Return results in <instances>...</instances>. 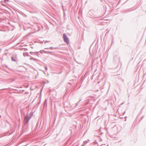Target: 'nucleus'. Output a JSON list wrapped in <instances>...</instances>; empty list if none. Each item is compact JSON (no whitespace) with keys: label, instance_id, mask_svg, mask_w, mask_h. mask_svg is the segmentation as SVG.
<instances>
[{"label":"nucleus","instance_id":"21","mask_svg":"<svg viewBox=\"0 0 146 146\" xmlns=\"http://www.w3.org/2000/svg\"><path fill=\"white\" fill-rule=\"evenodd\" d=\"M48 41H46L45 42H44V43H45L46 42H47Z\"/></svg>","mask_w":146,"mask_h":146},{"label":"nucleus","instance_id":"10","mask_svg":"<svg viewBox=\"0 0 146 146\" xmlns=\"http://www.w3.org/2000/svg\"><path fill=\"white\" fill-rule=\"evenodd\" d=\"M117 58V57L115 56L113 58V60L114 62L116 61V59Z\"/></svg>","mask_w":146,"mask_h":146},{"label":"nucleus","instance_id":"23","mask_svg":"<svg viewBox=\"0 0 146 146\" xmlns=\"http://www.w3.org/2000/svg\"><path fill=\"white\" fill-rule=\"evenodd\" d=\"M75 128H76V127H77V126H76V125H75Z\"/></svg>","mask_w":146,"mask_h":146},{"label":"nucleus","instance_id":"20","mask_svg":"<svg viewBox=\"0 0 146 146\" xmlns=\"http://www.w3.org/2000/svg\"><path fill=\"white\" fill-rule=\"evenodd\" d=\"M2 5H5V4H3V3H1Z\"/></svg>","mask_w":146,"mask_h":146},{"label":"nucleus","instance_id":"4","mask_svg":"<svg viewBox=\"0 0 146 146\" xmlns=\"http://www.w3.org/2000/svg\"><path fill=\"white\" fill-rule=\"evenodd\" d=\"M92 12H93V11L92 10H90L88 12V13L89 15H91V16H94L93 15H94L92 13Z\"/></svg>","mask_w":146,"mask_h":146},{"label":"nucleus","instance_id":"18","mask_svg":"<svg viewBox=\"0 0 146 146\" xmlns=\"http://www.w3.org/2000/svg\"><path fill=\"white\" fill-rule=\"evenodd\" d=\"M45 69H46V70H47V66H45Z\"/></svg>","mask_w":146,"mask_h":146},{"label":"nucleus","instance_id":"2","mask_svg":"<svg viewBox=\"0 0 146 146\" xmlns=\"http://www.w3.org/2000/svg\"><path fill=\"white\" fill-rule=\"evenodd\" d=\"M63 37L64 41L66 43L69 44V40L67 35L65 33H64L63 34Z\"/></svg>","mask_w":146,"mask_h":146},{"label":"nucleus","instance_id":"13","mask_svg":"<svg viewBox=\"0 0 146 146\" xmlns=\"http://www.w3.org/2000/svg\"><path fill=\"white\" fill-rule=\"evenodd\" d=\"M81 100H82V98H80V100H79V101L78 102L79 103V102L81 101Z\"/></svg>","mask_w":146,"mask_h":146},{"label":"nucleus","instance_id":"8","mask_svg":"<svg viewBox=\"0 0 146 146\" xmlns=\"http://www.w3.org/2000/svg\"><path fill=\"white\" fill-rule=\"evenodd\" d=\"M48 48H45L44 49H48ZM49 48H50V49H52V48H54V49H57V48H56V47H55V48H53L52 47H50Z\"/></svg>","mask_w":146,"mask_h":146},{"label":"nucleus","instance_id":"24","mask_svg":"<svg viewBox=\"0 0 146 146\" xmlns=\"http://www.w3.org/2000/svg\"><path fill=\"white\" fill-rule=\"evenodd\" d=\"M40 132H41L42 131V130H41V129L40 130Z\"/></svg>","mask_w":146,"mask_h":146},{"label":"nucleus","instance_id":"27","mask_svg":"<svg viewBox=\"0 0 146 146\" xmlns=\"http://www.w3.org/2000/svg\"><path fill=\"white\" fill-rule=\"evenodd\" d=\"M31 47L32 48H33V47Z\"/></svg>","mask_w":146,"mask_h":146},{"label":"nucleus","instance_id":"17","mask_svg":"<svg viewBox=\"0 0 146 146\" xmlns=\"http://www.w3.org/2000/svg\"><path fill=\"white\" fill-rule=\"evenodd\" d=\"M42 51V50H40V53H41V54H42V53H43V52H41Z\"/></svg>","mask_w":146,"mask_h":146},{"label":"nucleus","instance_id":"12","mask_svg":"<svg viewBox=\"0 0 146 146\" xmlns=\"http://www.w3.org/2000/svg\"><path fill=\"white\" fill-rule=\"evenodd\" d=\"M30 59L31 60L33 59V60H37V59H35V58H30Z\"/></svg>","mask_w":146,"mask_h":146},{"label":"nucleus","instance_id":"22","mask_svg":"<svg viewBox=\"0 0 146 146\" xmlns=\"http://www.w3.org/2000/svg\"><path fill=\"white\" fill-rule=\"evenodd\" d=\"M106 30H107L108 31L109 30L110 31V30H108V29H107Z\"/></svg>","mask_w":146,"mask_h":146},{"label":"nucleus","instance_id":"16","mask_svg":"<svg viewBox=\"0 0 146 146\" xmlns=\"http://www.w3.org/2000/svg\"><path fill=\"white\" fill-rule=\"evenodd\" d=\"M9 0H4V1L5 2H6V1H9Z\"/></svg>","mask_w":146,"mask_h":146},{"label":"nucleus","instance_id":"6","mask_svg":"<svg viewBox=\"0 0 146 146\" xmlns=\"http://www.w3.org/2000/svg\"><path fill=\"white\" fill-rule=\"evenodd\" d=\"M39 52H30V54H31V55H32V54H34L35 53H37L36 55H37L38 53Z\"/></svg>","mask_w":146,"mask_h":146},{"label":"nucleus","instance_id":"3","mask_svg":"<svg viewBox=\"0 0 146 146\" xmlns=\"http://www.w3.org/2000/svg\"><path fill=\"white\" fill-rule=\"evenodd\" d=\"M40 124H41V123H40V124L39 126V127H38V122L36 125V127H35V129H36V131H37L38 130V129H39V127L40 125Z\"/></svg>","mask_w":146,"mask_h":146},{"label":"nucleus","instance_id":"28","mask_svg":"<svg viewBox=\"0 0 146 146\" xmlns=\"http://www.w3.org/2000/svg\"><path fill=\"white\" fill-rule=\"evenodd\" d=\"M46 102V100H45V102Z\"/></svg>","mask_w":146,"mask_h":146},{"label":"nucleus","instance_id":"15","mask_svg":"<svg viewBox=\"0 0 146 146\" xmlns=\"http://www.w3.org/2000/svg\"><path fill=\"white\" fill-rule=\"evenodd\" d=\"M110 30H109L106 34V36L108 34V33L109 32Z\"/></svg>","mask_w":146,"mask_h":146},{"label":"nucleus","instance_id":"5","mask_svg":"<svg viewBox=\"0 0 146 146\" xmlns=\"http://www.w3.org/2000/svg\"><path fill=\"white\" fill-rule=\"evenodd\" d=\"M16 58H15L13 56H12L11 57V60L12 61L16 62L17 61V60H16Z\"/></svg>","mask_w":146,"mask_h":146},{"label":"nucleus","instance_id":"7","mask_svg":"<svg viewBox=\"0 0 146 146\" xmlns=\"http://www.w3.org/2000/svg\"><path fill=\"white\" fill-rule=\"evenodd\" d=\"M7 53H5L4 54H3L2 58H3V57H6L7 56Z\"/></svg>","mask_w":146,"mask_h":146},{"label":"nucleus","instance_id":"25","mask_svg":"<svg viewBox=\"0 0 146 146\" xmlns=\"http://www.w3.org/2000/svg\"><path fill=\"white\" fill-rule=\"evenodd\" d=\"M25 48V49H26L27 50H28V49L27 48Z\"/></svg>","mask_w":146,"mask_h":146},{"label":"nucleus","instance_id":"26","mask_svg":"<svg viewBox=\"0 0 146 146\" xmlns=\"http://www.w3.org/2000/svg\"><path fill=\"white\" fill-rule=\"evenodd\" d=\"M25 16L26 17H27V15H25Z\"/></svg>","mask_w":146,"mask_h":146},{"label":"nucleus","instance_id":"9","mask_svg":"<svg viewBox=\"0 0 146 146\" xmlns=\"http://www.w3.org/2000/svg\"><path fill=\"white\" fill-rule=\"evenodd\" d=\"M24 56H29V54H28V53L27 52L25 53H25L24 54Z\"/></svg>","mask_w":146,"mask_h":146},{"label":"nucleus","instance_id":"14","mask_svg":"<svg viewBox=\"0 0 146 146\" xmlns=\"http://www.w3.org/2000/svg\"><path fill=\"white\" fill-rule=\"evenodd\" d=\"M81 100H82V98H80V100H79V101L78 102L79 103V102L81 101Z\"/></svg>","mask_w":146,"mask_h":146},{"label":"nucleus","instance_id":"1","mask_svg":"<svg viewBox=\"0 0 146 146\" xmlns=\"http://www.w3.org/2000/svg\"><path fill=\"white\" fill-rule=\"evenodd\" d=\"M33 114L32 112H31L29 114H27L24 117L23 122V127L27 128L28 127V123Z\"/></svg>","mask_w":146,"mask_h":146},{"label":"nucleus","instance_id":"11","mask_svg":"<svg viewBox=\"0 0 146 146\" xmlns=\"http://www.w3.org/2000/svg\"><path fill=\"white\" fill-rule=\"evenodd\" d=\"M42 51H43V52H44V53H47V52L51 53V52L48 51H44V50H43Z\"/></svg>","mask_w":146,"mask_h":146},{"label":"nucleus","instance_id":"30","mask_svg":"<svg viewBox=\"0 0 146 146\" xmlns=\"http://www.w3.org/2000/svg\"><path fill=\"white\" fill-rule=\"evenodd\" d=\"M40 102L38 103V104H40Z\"/></svg>","mask_w":146,"mask_h":146},{"label":"nucleus","instance_id":"29","mask_svg":"<svg viewBox=\"0 0 146 146\" xmlns=\"http://www.w3.org/2000/svg\"><path fill=\"white\" fill-rule=\"evenodd\" d=\"M1 116L0 115V118H1Z\"/></svg>","mask_w":146,"mask_h":146},{"label":"nucleus","instance_id":"19","mask_svg":"<svg viewBox=\"0 0 146 146\" xmlns=\"http://www.w3.org/2000/svg\"><path fill=\"white\" fill-rule=\"evenodd\" d=\"M78 102H77V103L76 104V106H78Z\"/></svg>","mask_w":146,"mask_h":146}]
</instances>
